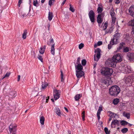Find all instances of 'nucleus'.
<instances>
[{
    "label": "nucleus",
    "instance_id": "obj_62",
    "mask_svg": "<svg viewBox=\"0 0 134 134\" xmlns=\"http://www.w3.org/2000/svg\"><path fill=\"white\" fill-rule=\"evenodd\" d=\"M64 108L65 110H66V111H67V112H68V110L67 108H66V107H64Z\"/></svg>",
    "mask_w": 134,
    "mask_h": 134
},
{
    "label": "nucleus",
    "instance_id": "obj_58",
    "mask_svg": "<svg viewBox=\"0 0 134 134\" xmlns=\"http://www.w3.org/2000/svg\"><path fill=\"white\" fill-rule=\"evenodd\" d=\"M21 76L20 75H18V81H19L20 78Z\"/></svg>",
    "mask_w": 134,
    "mask_h": 134
},
{
    "label": "nucleus",
    "instance_id": "obj_4",
    "mask_svg": "<svg viewBox=\"0 0 134 134\" xmlns=\"http://www.w3.org/2000/svg\"><path fill=\"white\" fill-rule=\"evenodd\" d=\"M16 124L15 123H11L9 126V130L10 133L12 134H15L16 133Z\"/></svg>",
    "mask_w": 134,
    "mask_h": 134
},
{
    "label": "nucleus",
    "instance_id": "obj_41",
    "mask_svg": "<svg viewBox=\"0 0 134 134\" xmlns=\"http://www.w3.org/2000/svg\"><path fill=\"white\" fill-rule=\"evenodd\" d=\"M102 11L103 9L102 8H101V7H98V8L97 10L98 13H100V12H102Z\"/></svg>",
    "mask_w": 134,
    "mask_h": 134
},
{
    "label": "nucleus",
    "instance_id": "obj_5",
    "mask_svg": "<svg viewBox=\"0 0 134 134\" xmlns=\"http://www.w3.org/2000/svg\"><path fill=\"white\" fill-rule=\"evenodd\" d=\"M101 51L99 48H97L94 51L95 54L94 55V60L95 61H98L100 57Z\"/></svg>",
    "mask_w": 134,
    "mask_h": 134
},
{
    "label": "nucleus",
    "instance_id": "obj_61",
    "mask_svg": "<svg viewBox=\"0 0 134 134\" xmlns=\"http://www.w3.org/2000/svg\"><path fill=\"white\" fill-rule=\"evenodd\" d=\"M131 34L132 35H134V29L133 30V31H132Z\"/></svg>",
    "mask_w": 134,
    "mask_h": 134
},
{
    "label": "nucleus",
    "instance_id": "obj_37",
    "mask_svg": "<svg viewBox=\"0 0 134 134\" xmlns=\"http://www.w3.org/2000/svg\"><path fill=\"white\" fill-rule=\"evenodd\" d=\"M129 50V48L128 47H124V45L123 47V52H127Z\"/></svg>",
    "mask_w": 134,
    "mask_h": 134
},
{
    "label": "nucleus",
    "instance_id": "obj_49",
    "mask_svg": "<svg viewBox=\"0 0 134 134\" xmlns=\"http://www.w3.org/2000/svg\"><path fill=\"white\" fill-rule=\"evenodd\" d=\"M116 19V18L115 17V16H114L113 17V18L112 20V23H115V21Z\"/></svg>",
    "mask_w": 134,
    "mask_h": 134
},
{
    "label": "nucleus",
    "instance_id": "obj_52",
    "mask_svg": "<svg viewBox=\"0 0 134 134\" xmlns=\"http://www.w3.org/2000/svg\"><path fill=\"white\" fill-rule=\"evenodd\" d=\"M23 0H19L18 2V5L19 6V7H20L21 3L23 2Z\"/></svg>",
    "mask_w": 134,
    "mask_h": 134
},
{
    "label": "nucleus",
    "instance_id": "obj_8",
    "mask_svg": "<svg viewBox=\"0 0 134 134\" xmlns=\"http://www.w3.org/2000/svg\"><path fill=\"white\" fill-rule=\"evenodd\" d=\"M88 15L91 22L94 23L95 21V14L94 12L92 10H90L88 13Z\"/></svg>",
    "mask_w": 134,
    "mask_h": 134
},
{
    "label": "nucleus",
    "instance_id": "obj_44",
    "mask_svg": "<svg viewBox=\"0 0 134 134\" xmlns=\"http://www.w3.org/2000/svg\"><path fill=\"white\" fill-rule=\"evenodd\" d=\"M82 119L83 120V121H84V120H85V111H83L82 113Z\"/></svg>",
    "mask_w": 134,
    "mask_h": 134
},
{
    "label": "nucleus",
    "instance_id": "obj_20",
    "mask_svg": "<svg viewBox=\"0 0 134 134\" xmlns=\"http://www.w3.org/2000/svg\"><path fill=\"white\" fill-rule=\"evenodd\" d=\"M124 45H125V43H123V42L121 43L119 47L117 48V51H120L122 48H124Z\"/></svg>",
    "mask_w": 134,
    "mask_h": 134
},
{
    "label": "nucleus",
    "instance_id": "obj_3",
    "mask_svg": "<svg viewBox=\"0 0 134 134\" xmlns=\"http://www.w3.org/2000/svg\"><path fill=\"white\" fill-rule=\"evenodd\" d=\"M113 72L112 68H105L103 69L101 71L102 74L104 75H111Z\"/></svg>",
    "mask_w": 134,
    "mask_h": 134
},
{
    "label": "nucleus",
    "instance_id": "obj_33",
    "mask_svg": "<svg viewBox=\"0 0 134 134\" xmlns=\"http://www.w3.org/2000/svg\"><path fill=\"white\" fill-rule=\"evenodd\" d=\"M33 4L36 7L38 6V2L37 0H34Z\"/></svg>",
    "mask_w": 134,
    "mask_h": 134
},
{
    "label": "nucleus",
    "instance_id": "obj_29",
    "mask_svg": "<svg viewBox=\"0 0 134 134\" xmlns=\"http://www.w3.org/2000/svg\"><path fill=\"white\" fill-rule=\"evenodd\" d=\"M55 112L59 116H60L61 114V113H60V110L59 108H55Z\"/></svg>",
    "mask_w": 134,
    "mask_h": 134
},
{
    "label": "nucleus",
    "instance_id": "obj_57",
    "mask_svg": "<svg viewBox=\"0 0 134 134\" xmlns=\"http://www.w3.org/2000/svg\"><path fill=\"white\" fill-rule=\"evenodd\" d=\"M120 1L121 0H115V3H119Z\"/></svg>",
    "mask_w": 134,
    "mask_h": 134
},
{
    "label": "nucleus",
    "instance_id": "obj_51",
    "mask_svg": "<svg viewBox=\"0 0 134 134\" xmlns=\"http://www.w3.org/2000/svg\"><path fill=\"white\" fill-rule=\"evenodd\" d=\"M101 81L102 83H103L106 84L107 83V81L104 79H102Z\"/></svg>",
    "mask_w": 134,
    "mask_h": 134
},
{
    "label": "nucleus",
    "instance_id": "obj_12",
    "mask_svg": "<svg viewBox=\"0 0 134 134\" xmlns=\"http://www.w3.org/2000/svg\"><path fill=\"white\" fill-rule=\"evenodd\" d=\"M132 78L130 76H128V77H126L124 78V80L125 81V83L127 84H130L132 82Z\"/></svg>",
    "mask_w": 134,
    "mask_h": 134
},
{
    "label": "nucleus",
    "instance_id": "obj_56",
    "mask_svg": "<svg viewBox=\"0 0 134 134\" xmlns=\"http://www.w3.org/2000/svg\"><path fill=\"white\" fill-rule=\"evenodd\" d=\"M39 88L38 87H35L34 88V89L36 91H38L39 90Z\"/></svg>",
    "mask_w": 134,
    "mask_h": 134
},
{
    "label": "nucleus",
    "instance_id": "obj_7",
    "mask_svg": "<svg viewBox=\"0 0 134 134\" xmlns=\"http://www.w3.org/2000/svg\"><path fill=\"white\" fill-rule=\"evenodd\" d=\"M60 91L56 89L53 90V96L55 100H57L60 97Z\"/></svg>",
    "mask_w": 134,
    "mask_h": 134
},
{
    "label": "nucleus",
    "instance_id": "obj_2",
    "mask_svg": "<svg viewBox=\"0 0 134 134\" xmlns=\"http://www.w3.org/2000/svg\"><path fill=\"white\" fill-rule=\"evenodd\" d=\"M120 89L118 86L115 85L113 86L109 89V92L110 94L112 96L117 95L120 93Z\"/></svg>",
    "mask_w": 134,
    "mask_h": 134
},
{
    "label": "nucleus",
    "instance_id": "obj_19",
    "mask_svg": "<svg viewBox=\"0 0 134 134\" xmlns=\"http://www.w3.org/2000/svg\"><path fill=\"white\" fill-rule=\"evenodd\" d=\"M55 44H53L51 46V53L54 55L55 53Z\"/></svg>",
    "mask_w": 134,
    "mask_h": 134
},
{
    "label": "nucleus",
    "instance_id": "obj_15",
    "mask_svg": "<svg viewBox=\"0 0 134 134\" xmlns=\"http://www.w3.org/2000/svg\"><path fill=\"white\" fill-rule=\"evenodd\" d=\"M103 20L102 18L101 14H99L98 15L97 18V21L99 24L101 23Z\"/></svg>",
    "mask_w": 134,
    "mask_h": 134
},
{
    "label": "nucleus",
    "instance_id": "obj_64",
    "mask_svg": "<svg viewBox=\"0 0 134 134\" xmlns=\"http://www.w3.org/2000/svg\"><path fill=\"white\" fill-rule=\"evenodd\" d=\"M128 124L129 126H131L132 125V124H130V123H128Z\"/></svg>",
    "mask_w": 134,
    "mask_h": 134
},
{
    "label": "nucleus",
    "instance_id": "obj_53",
    "mask_svg": "<svg viewBox=\"0 0 134 134\" xmlns=\"http://www.w3.org/2000/svg\"><path fill=\"white\" fill-rule=\"evenodd\" d=\"M27 14V13H23L22 15L23 16V17L24 18V17H26Z\"/></svg>",
    "mask_w": 134,
    "mask_h": 134
},
{
    "label": "nucleus",
    "instance_id": "obj_35",
    "mask_svg": "<svg viewBox=\"0 0 134 134\" xmlns=\"http://www.w3.org/2000/svg\"><path fill=\"white\" fill-rule=\"evenodd\" d=\"M102 44V41H98L97 44H95L94 45V47L96 48L97 46H100Z\"/></svg>",
    "mask_w": 134,
    "mask_h": 134
},
{
    "label": "nucleus",
    "instance_id": "obj_17",
    "mask_svg": "<svg viewBox=\"0 0 134 134\" xmlns=\"http://www.w3.org/2000/svg\"><path fill=\"white\" fill-rule=\"evenodd\" d=\"M109 112L110 113V117L112 118H117L119 117L118 115L117 114H115V113H112V112H111V111H110Z\"/></svg>",
    "mask_w": 134,
    "mask_h": 134
},
{
    "label": "nucleus",
    "instance_id": "obj_16",
    "mask_svg": "<svg viewBox=\"0 0 134 134\" xmlns=\"http://www.w3.org/2000/svg\"><path fill=\"white\" fill-rule=\"evenodd\" d=\"M75 67L76 70H82V69H83L82 66L80 63L78 64L77 66H75Z\"/></svg>",
    "mask_w": 134,
    "mask_h": 134
},
{
    "label": "nucleus",
    "instance_id": "obj_60",
    "mask_svg": "<svg viewBox=\"0 0 134 134\" xmlns=\"http://www.w3.org/2000/svg\"><path fill=\"white\" fill-rule=\"evenodd\" d=\"M65 1L64 0V1L62 2V5H63L64 4H65Z\"/></svg>",
    "mask_w": 134,
    "mask_h": 134
},
{
    "label": "nucleus",
    "instance_id": "obj_21",
    "mask_svg": "<svg viewBox=\"0 0 134 134\" xmlns=\"http://www.w3.org/2000/svg\"><path fill=\"white\" fill-rule=\"evenodd\" d=\"M40 122L41 125H44L45 121L44 117L43 116H41L40 117Z\"/></svg>",
    "mask_w": 134,
    "mask_h": 134
},
{
    "label": "nucleus",
    "instance_id": "obj_13",
    "mask_svg": "<svg viewBox=\"0 0 134 134\" xmlns=\"http://www.w3.org/2000/svg\"><path fill=\"white\" fill-rule=\"evenodd\" d=\"M127 58L130 61L134 60V54L128 53L127 54Z\"/></svg>",
    "mask_w": 134,
    "mask_h": 134
},
{
    "label": "nucleus",
    "instance_id": "obj_32",
    "mask_svg": "<svg viewBox=\"0 0 134 134\" xmlns=\"http://www.w3.org/2000/svg\"><path fill=\"white\" fill-rule=\"evenodd\" d=\"M120 123L122 125L124 126V125H126L128 124V122H127L126 121H125V120H122V121H120Z\"/></svg>",
    "mask_w": 134,
    "mask_h": 134
},
{
    "label": "nucleus",
    "instance_id": "obj_46",
    "mask_svg": "<svg viewBox=\"0 0 134 134\" xmlns=\"http://www.w3.org/2000/svg\"><path fill=\"white\" fill-rule=\"evenodd\" d=\"M108 26V24L107 22H105V23L104 24V25L103 26V27L104 30L105 29H106L107 28Z\"/></svg>",
    "mask_w": 134,
    "mask_h": 134
},
{
    "label": "nucleus",
    "instance_id": "obj_55",
    "mask_svg": "<svg viewBox=\"0 0 134 134\" xmlns=\"http://www.w3.org/2000/svg\"><path fill=\"white\" fill-rule=\"evenodd\" d=\"M112 47V45L110 43V44H108V48L109 49H110V48H111Z\"/></svg>",
    "mask_w": 134,
    "mask_h": 134
},
{
    "label": "nucleus",
    "instance_id": "obj_43",
    "mask_svg": "<svg viewBox=\"0 0 134 134\" xmlns=\"http://www.w3.org/2000/svg\"><path fill=\"white\" fill-rule=\"evenodd\" d=\"M37 58L40 60V61L42 62H43V58H42V56H41V55H38L37 56Z\"/></svg>",
    "mask_w": 134,
    "mask_h": 134
},
{
    "label": "nucleus",
    "instance_id": "obj_42",
    "mask_svg": "<svg viewBox=\"0 0 134 134\" xmlns=\"http://www.w3.org/2000/svg\"><path fill=\"white\" fill-rule=\"evenodd\" d=\"M70 7L69 8L70 10L72 12H74L75 11V9H74L73 7L72 6L71 4H70Z\"/></svg>",
    "mask_w": 134,
    "mask_h": 134
},
{
    "label": "nucleus",
    "instance_id": "obj_39",
    "mask_svg": "<svg viewBox=\"0 0 134 134\" xmlns=\"http://www.w3.org/2000/svg\"><path fill=\"white\" fill-rule=\"evenodd\" d=\"M54 42V41L53 39V38H51V39H50V42H48L47 44L48 45H50L51 44V43H53Z\"/></svg>",
    "mask_w": 134,
    "mask_h": 134
},
{
    "label": "nucleus",
    "instance_id": "obj_23",
    "mask_svg": "<svg viewBox=\"0 0 134 134\" xmlns=\"http://www.w3.org/2000/svg\"><path fill=\"white\" fill-rule=\"evenodd\" d=\"M48 85V83H46L45 81L42 82V89H45L46 87Z\"/></svg>",
    "mask_w": 134,
    "mask_h": 134
},
{
    "label": "nucleus",
    "instance_id": "obj_24",
    "mask_svg": "<svg viewBox=\"0 0 134 134\" xmlns=\"http://www.w3.org/2000/svg\"><path fill=\"white\" fill-rule=\"evenodd\" d=\"M125 71L126 72H131V69L130 66H126L125 67Z\"/></svg>",
    "mask_w": 134,
    "mask_h": 134
},
{
    "label": "nucleus",
    "instance_id": "obj_59",
    "mask_svg": "<svg viewBox=\"0 0 134 134\" xmlns=\"http://www.w3.org/2000/svg\"><path fill=\"white\" fill-rule=\"evenodd\" d=\"M49 98V97H48L46 99V102H48Z\"/></svg>",
    "mask_w": 134,
    "mask_h": 134
},
{
    "label": "nucleus",
    "instance_id": "obj_31",
    "mask_svg": "<svg viewBox=\"0 0 134 134\" xmlns=\"http://www.w3.org/2000/svg\"><path fill=\"white\" fill-rule=\"evenodd\" d=\"M119 102V100L118 98H115L113 101V103L115 105L117 104Z\"/></svg>",
    "mask_w": 134,
    "mask_h": 134
},
{
    "label": "nucleus",
    "instance_id": "obj_6",
    "mask_svg": "<svg viewBox=\"0 0 134 134\" xmlns=\"http://www.w3.org/2000/svg\"><path fill=\"white\" fill-rule=\"evenodd\" d=\"M120 35L118 33H116L114 35V37L110 41V44L112 45H113L114 44H117L118 42V38L120 37Z\"/></svg>",
    "mask_w": 134,
    "mask_h": 134
},
{
    "label": "nucleus",
    "instance_id": "obj_38",
    "mask_svg": "<svg viewBox=\"0 0 134 134\" xmlns=\"http://www.w3.org/2000/svg\"><path fill=\"white\" fill-rule=\"evenodd\" d=\"M55 0H49L48 2V4L51 6L52 5H53L54 3Z\"/></svg>",
    "mask_w": 134,
    "mask_h": 134
},
{
    "label": "nucleus",
    "instance_id": "obj_14",
    "mask_svg": "<svg viewBox=\"0 0 134 134\" xmlns=\"http://www.w3.org/2000/svg\"><path fill=\"white\" fill-rule=\"evenodd\" d=\"M103 110L102 106H100L99 107V109L97 113V115L98 118V119L99 120L100 118V114L101 111H102Z\"/></svg>",
    "mask_w": 134,
    "mask_h": 134
},
{
    "label": "nucleus",
    "instance_id": "obj_40",
    "mask_svg": "<svg viewBox=\"0 0 134 134\" xmlns=\"http://www.w3.org/2000/svg\"><path fill=\"white\" fill-rule=\"evenodd\" d=\"M104 131L106 134H109L110 132L108 129L107 127H105L104 129Z\"/></svg>",
    "mask_w": 134,
    "mask_h": 134
},
{
    "label": "nucleus",
    "instance_id": "obj_28",
    "mask_svg": "<svg viewBox=\"0 0 134 134\" xmlns=\"http://www.w3.org/2000/svg\"><path fill=\"white\" fill-rule=\"evenodd\" d=\"M27 34V31L26 29H25V30H24V32L23 34L22 35V38H24V39H25V38H26V35Z\"/></svg>",
    "mask_w": 134,
    "mask_h": 134
},
{
    "label": "nucleus",
    "instance_id": "obj_27",
    "mask_svg": "<svg viewBox=\"0 0 134 134\" xmlns=\"http://www.w3.org/2000/svg\"><path fill=\"white\" fill-rule=\"evenodd\" d=\"M128 24L129 26H134V19H132L128 22Z\"/></svg>",
    "mask_w": 134,
    "mask_h": 134
},
{
    "label": "nucleus",
    "instance_id": "obj_11",
    "mask_svg": "<svg viewBox=\"0 0 134 134\" xmlns=\"http://www.w3.org/2000/svg\"><path fill=\"white\" fill-rule=\"evenodd\" d=\"M76 75L77 78H80L83 76L84 74V73L82 70L76 71Z\"/></svg>",
    "mask_w": 134,
    "mask_h": 134
},
{
    "label": "nucleus",
    "instance_id": "obj_18",
    "mask_svg": "<svg viewBox=\"0 0 134 134\" xmlns=\"http://www.w3.org/2000/svg\"><path fill=\"white\" fill-rule=\"evenodd\" d=\"M46 48V45H44L43 47H41L39 50V52L40 54H43L44 53Z\"/></svg>",
    "mask_w": 134,
    "mask_h": 134
},
{
    "label": "nucleus",
    "instance_id": "obj_48",
    "mask_svg": "<svg viewBox=\"0 0 134 134\" xmlns=\"http://www.w3.org/2000/svg\"><path fill=\"white\" fill-rule=\"evenodd\" d=\"M61 81H63L64 80V79L63 78V75L62 71H61Z\"/></svg>",
    "mask_w": 134,
    "mask_h": 134
},
{
    "label": "nucleus",
    "instance_id": "obj_10",
    "mask_svg": "<svg viewBox=\"0 0 134 134\" xmlns=\"http://www.w3.org/2000/svg\"><path fill=\"white\" fill-rule=\"evenodd\" d=\"M129 13L133 17H134V5H132L128 9Z\"/></svg>",
    "mask_w": 134,
    "mask_h": 134
},
{
    "label": "nucleus",
    "instance_id": "obj_1",
    "mask_svg": "<svg viewBox=\"0 0 134 134\" xmlns=\"http://www.w3.org/2000/svg\"><path fill=\"white\" fill-rule=\"evenodd\" d=\"M122 60V57L120 53L114 55L111 60H108L105 64H108L109 66L113 67L115 66L116 63L118 62H121Z\"/></svg>",
    "mask_w": 134,
    "mask_h": 134
},
{
    "label": "nucleus",
    "instance_id": "obj_34",
    "mask_svg": "<svg viewBox=\"0 0 134 134\" xmlns=\"http://www.w3.org/2000/svg\"><path fill=\"white\" fill-rule=\"evenodd\" d=\"M128 129L127 128H124L121 130V132L123 133H126L127 132Z\"/></svg>",
    "mask_w": 134,
    "mask_h": 134
},
{
    "label": "nucleus",
    "instance_id": "obj_47",
    "mask_svg": "<svg viewBox=\"0 0 134 134\" xmlns=\"http://www.w3.org/2000/svg\"><path fill=\"white\" fill-rule=\"evenodd\" d=\"M84 46V44L83 43H80L79 46V47L80 49H81Z\"/></svg>",
    "mask_w": 134,
    "mask_h": 134
},
{
    "label": "nucleus",
    "instance_id": "obj_9",
    "mask_svg": "<svg viewBox=\"0 0 134 134\" xmlns=\"http://www.w3.org/2000/svg\"><path fill=\"white\" fill-rule=\"evenodd\" d=\"M120 124V121L117 119H113L111 122V126L112 127H115L116 125L119 126Z\"/></svg>",
    "mask_w": 134,
    "mask_h": 134
},
{
    "label": "nucleus",
    "instance_id": "obj_45",
    "mask_svg": "<svg viewBox=\"0 0 134 134\" xmlns=\"http://www.w3.org/2000/svg\"><path fill=\"white\" fill-rule=\"evenodd\" d=\"M86 61L85 59H83L82 61V64L83 65H86Z\"/></svg>",
    "mask_w": 134,
    "mask_h": 134
},
{
    "label": "nucleus",
    "instance_id": "obj_30",
    "mask_svg": "<svg viewBox=\"0 0 134 134\" xmlns=\"http://www.w3.org/2000/svg\"><path fill=\"white\" fill-rule=\"evenodd\" d=\"M123 115L124 116L126 117L127 118H128V119H129L130 117V114L129 113H123Z\"/></svg>",
    "mask_w": 134,
    "mask_h": 134
},
{
    "label": "nucleus",
    "instance_id": "obj_36",
    "mask_svg": "<svg viewBox=\"0 0 134 134\" xmlns=\"http://www.w3.org/2000/svg\"><path fill=\"white\" fill-rule=\"evenodd\" d=\"M110 15L112 17V20L114 16H115V13L113 10H111L110 12Z\"/></svg>",
    "mask_w": 134,
    "mask_h": 134
},
{
    "label": "nucleus",
    "instance_id": "obj_50",
    "mask_svg": "<svg viewBox=\"0 0 134 134\" xmlns=\"http://www.w3.org/2000/svg\"><path fill=\"white\" fill-rule=\"evenodd\" d=\"M10 74V73H7L5 75V76H4L3 78V79L5 78L6 77H9V76Z\"/></svg>",
    "mask_w": 134,
    "mask_h": 134
},
{
    "label": "nucleus",
    "instance_id": "obj_26",
    "mask_svg": "<svg viewBox=\"0 0 134 134\" xmlns=\"http://www.w3.org/2000/svg\"><path fill=\"white\" fill-rule=\"evenodd\" d=\"M16 95V94L15 92H10L9 93V96L10 97H14Z\"/></svg>",
    "mask_w": 134,
    "mask_h": 134
},
{
    "label": "nucleus",
    "instance_id": "obj_54",
    "mask_svg": "<svg viewBox=\"0 0 134 134\" xmlns=\"http://www.w3.org/2000/svg\"><path fill=\"white\" fill-rule=\"evenodd\" d=\"M80 57H78V58H77V64H80Z\"/></svg>",
    "mask_w": 134,
    "mask_h": 134
},
{
    "label": "nucleus",
    "instance_id": "obj_22",
    "mask_svg": "<svg viewBox=\"0 0 134 134\" xmlns=\"http://www.w3.org/2000/svg\"><path fill=\"white\" fill-rule=\"evenodd\" d=\"M53 15L52 12H49L48 14V19L50 21H51L53 18Z\"/></svg>",
    "mask_w": 134,
    "mask_h": 134
},
{
    "label": "nucleus",
    "instance_id": "obj_63",
    "mask_svg": "<svg viewBox=\"0 0 134 134\" xmlns=\"http://www.w3.org/2000/svg\"><path fill=\"white\" fill-rule=\"evenodd\" d=\"M45 0H41V2L42 3H44V2Z\"/></svg>",
    "mask_w": 134,
    "mask_h": 134
},
{
    "label": "nucleus",
    "instance_id": "obj_25",
    "mask_svg": "<svg viewBox=\"0 0 134 134\" xmlns=\"http://www.w3.org/2000/svg\"><path fill=\"white\" fill-rule=\"evenodd\" d=\"M82 96V94H81V93L80 94H77L74 97L75 100H76V101L79 100V99Z\"/></svg>",
    "mask_w": 134,
    "mask_h": 134
}]
</instances>
